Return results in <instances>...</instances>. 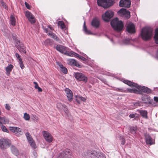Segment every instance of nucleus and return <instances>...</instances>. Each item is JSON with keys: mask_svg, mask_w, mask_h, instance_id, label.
<instances>
[{"mask_svg": "<svg viewBox=\"0 0 158 158\" xmlns=\"http://www.w3.org/2000/svg\"><path fill=\"white\" fill-rule=\"evenodd\" d=\"M33 155L34 156V157L35 158L37 156V154L36 152L35 151H34L33 152Z\"/></svg>", "mask_w": 158, "mask_h": 158, "instance_id": "4d7b16f0", "label": "nucleus"}, {"mask_svg": "<svg viewBox=\"0 0 158 158\" xmlns=\"http://www.w3.org/2000/svg\"><path fill=\"white\" fill-rule=\"evenodd\" d=\"M68 100L71 102L73 99V93L71 90L69 88H66L65 90Z\"/></svg>", "mask_w": 158, "mask_h": 158, "instance_id": "6ab92c4d", "label": "nucleus"}, {"mask_svg": "<svg viewBox=\"0 0 158 158\" xmlns=\"http://www.w3.org/2000/svg\"><path fill=\"white\" fill-rule=\"evenodd\" d=\"M9 121L4 117H0V125L2 124H7L9 123Z\"/></svg>", "mask_w": 158, "mask_h": 158, "instance_id": "cd10ccee", "label": "nucleus"}, {"mask_svg": "<svg viewBox=\"0 0 158 158\" xmlns=\"http://www.w3.org/2000/svg\"><path fill=\"white\" fill-rule=\"evenodd\" d=\"M154 100L156 102H158V97H154Z\"/></svg>", "mask_w": 158, "mask_h": 158, "instance_id": "6e6d98bb", "label": "nucleus"}, {"mask_svg": "<svg viewBox=\"0 0 158 158\" xmlns=\"http://www.w3.org/2000/svg\"><path fill=\"white\" fill-rule=\"evenodd\" d=\"M57 108L60 110H63L66 114H68L69 111L67 106L64 104L60 102H58L56 105Z\"/></svg>", "mask_w": 158, "mask_h": 158, "instance_id": "4468645a", "label": "nucleus"}, {"mask_svg": "<svg viewBox=\"0 0 158 158\" xmlns=\"http://www.w3.org/2000/svg\"><path fill=\"white\" fill-rule=\"evenodd\" d=\"M25 15L31 23H35V17L31 12L28 11H26Z\"/></svg>", "mask_w": 158, "mask_h": 158, "instance_id": "f3484780", "label": "nucleus"}, {"mask_svg": "<svg viewBox=\"0 0 158 158\" xmlns=\"http://www.w3.org/2000/svg\"><path fill=\"white\" fill-rule=\"evenodd\" d=\"M100 24V22L98 18H95L93 19L91 25L94 27L96 28L98 27Z\"/></svg>", "mask_w": 158, "mask_h": 158, "instance_id": "4be33fe9", "label": "nucleus"}, {"mask_svg": "<svg viewBox=\"0 0 158 158\" xmlns=\"http://www.w3.org/2000/svg\"><path fill=\"white\" fill-rule=\"evenodd\" d=\"M125 143V139L123 138H122L121 139V144L123 145Z\"/></svg>", "mask_w": 158, "mask_h": 158, "instance_id": "603ef678", "label": "nucleus"}, {"mask_svg": "<svg viewBox=\"0 0 158 158\" xmlns=\"http://www.w3.org/2000/svg\"><path fill=\"white\" fill-rule=\"evenodd\" d=\"M25 5L26 7L27 8H28V9H30V6L29 5V4L27 3L26 2H25Z\"/></svg>", "mask_w": 158, "mask_h": 158, "instance_id": "3c124183", "label": "nucleus"}, {"mask_svg": "<svg viewBox=\"0 0 158 158\" xmlns=\"http://www.w3.org/2000/svg\"><path fill=\"white\" fill-rule=\"evenodd\" d=\"M25 135L31 146L33 148H35L36 147V145L30 134L28 132H27L25 133Z\"/></svg>", "mask_w": 158, "mask_h": 158, "instance_id": "dca6fc26", "label": "nucleus"}, {"mask_svg": "<svg viewBox=\"0 0 158 158\" xmlns=\"http://www.w3.org/2000/svg\"><path fill=\"white\" fill-rule=\"evenodd\" d=\"M5 108L6 109L9 110L10 108V107L8 104H6Z\"/></svg>", "mask_w": 158, "mask_h": 158, "instance_id": "de8ad7c7", "label": "nucleus"}, {"mask_svg": "<svg viewBox=\"0 0 158 158\" xmlns=\"http://www.w3.org/2000/svg\"><path fill=\"white\" fill-rule=\"evenodd\" d=\"M16 45L18 46V48L19 51L24 53H26L25 47L23 45L21 44L19 41L18 40L16 42Z\"/></svg>", "mask_w": 158, "mask_h": 158, "instance_id": "412c9836", "label": "nucleus"}, {"mask_svg": "<svg viewBox=\"0 0 158 158\" xmlns=\"http://www.w3.org/2000/svg\"><path fill=\"white\" fill-rule=\"evenodd\" d=\"M131 4L130 0H120L119 2V6L120 7H129Z\"/></svg>", "mask_w": 158, "mask_h": 158, "instance_id": "a211bd4d", "label": "nucleus"}, {"mask_svg": "<svg viewBox=\"0 0 158 158\" xmlns=\"http://www.w3.org/2000/svg\"><path fill=\"white\" fill-rule=\"evenodd\" d=\"M112 27L115 30L119 31L123 29V22L119 20L117 18L113 19L110 23Z\"/></svg>", "mask_w": 158, "mask_h": 158, "instance_id": "7ed1b4c3", "label": "nucleus"}, {"mask_svg": "<svg viewBox=\"0 0 158 158\" xmlns=\"http://www.w3.org/2000/svg\"><path fill=\"white\" fill-rule=\"evenodd\" d=\"M71 152L69 149H67L63 151L57 158H71L72 156Z\"/></svg>", "mask_w": 158, "mask_h": 158, "instance_id": "1a4fd4ad", "label": "nucleus"}, {"mask_svg": "<svg viewBox=\"0 0 158 158\" xmlns=\"http://www.w3.org/2000/svg\"><path fill=\"white\" fill-rule=\"evenodd\" d=\"M155 42L156 44H158V28L155 30V33L154 36Z\"/></svg>", "mask_w": 158, "mask_h": 158, "instance_id": "f704fd0d", "label": "nucleus"}, {"mask_svg": "<svg viewBox=\"0 0 158 158\" xmlns=\"http://www.w3.org/2000/svg\"><path fill=\"white\" fill-rule=\"evenodd\" d=\"M74 76L76 79L78 81H81L84 83H86L87 82L88 78L83 73L79 72H77L75 73Z\"/></svg>", "mask_w": 158, "mask_h": 158, "instance_id": "6e6552de", "label": "nucleus"}, {"mask_svg": "<svg viewBox=\"0 0 158 158\" xmlns=\"http://www.w3.org/2000/svg\"><path fill=\"white\" fill-rule=\"evenodd\" d=\"M118 13L121 16L126 19H128L130 17V12L125 9H121L118 11Z\"/></svg>", "mask_w": 158, "mask_h": 158, "instance_id": "9b49d317", "label": "nucleus"}, {"mask_svg": "<svg viewBox=\"0 0 158 158\" xmlns=\"http://www.w3.org/2000/svg\"><path fill=\"white\" fill-rule=\"evenodd\" d=\"M59 66L60 67V70L63 73L66 74L67 73V69L64 67L63 65L61 63H59Z\"/></svg>", "mask_w": 158, "mask_h": 158, "instance_id": "2f4dec72", "label": "nucleus"}, {"mask_svg": "<svg viewBox=\"0 0 158 158\" xmlns=\"http://www.w3.org/2000/svg\"><path fill=\"white\" fill-rule=\"evenodd\" d=\"M82 156V158H106L102 153L94 150L84 152Z\"/></svg>", "mask_w": 158, "mask_h": 158, "instance_id": "f257e3e1", "label": "nucleus"}, {"mask_svg": "<svg viewBox=\"0 0 158 158\" xmlns=\"http://www.w3.org/2000/svg\"><path fill=\"white\" fill-rule=\"evenodd\" d=\"M123 82L130 86L133 87L132 89H127V90L128 92L138 93V85L137 84L135 83L127 80H124Z\"/></svg>", "mask_w": 158, "mask_h": 158, "instance_id": "20e7f679", "label": "nucleus"}, {"mask_svg": "<svg viewBox=\"0 0 158 158\" xmlns=\"http://www.w3.org/2000/svg\"><path fill=\"white\" fill-rule=\"evenodd\" d=\"M44 31L46 33H48V29L46 28L44 29Z\"/></svg>", "mask_w": 158, "mask_h": 158, "instance_id": "bf43d9fd", "label": "nucleus"}, {"mask_svg": "<svg viewBox=\"0 0 158 158\" xmlns=\"http://www.w3.org/2000/svg\"><path fill=\"white\" fill-rule=\"evenodd\" d=\"M10 144V141L8 139H0V148L4 150L8 148Z\"/></svg>", "mask_w": 158, "mask_h": 158, "instance_id": "0eeeda50", "label": "nucleus"}, {"mask_svg": "<svg viewBox=\"0 0 158 158\" xmlns=\"http://www.w3.org/2000/svg\"><path fill=\"white\" fill-rule=\"evenodd\" d=\"M0 3L2 6L5 9L7 8V6H6V4L2 0H1Z\"/></svg>", "mask_w": 158, "mask_h": 158, "instance_id": "58836bf2", "label": "nucleus"}, {"mask_svg": "<svg viewBox=\"0 0 158 158\" xmlns=\"http://www.w3.org/2000/svg\"><path fill=\"white\" fill-rule=\"evenodd\" d=\"M11 150L12 153L15 155L17 156L19 154V152L17 148L14 146H12Z\"/></svg>", "mask_w": 158, "mask_h": 158, "instance_id": "c85d7f7f", "label": "nucleus"}, {"mask_svg": "<svg viewBox=\"0 0 158 158\" xmlns=\"http://www.w3.org/2000/svg\"><path fill=\"white\" fill-rule=\"evenodd\" d=\"M51 37L56 41H58L59 40V38H58L56 35L54 33L51 35Z\"/></svg>", "mask_w": 158, "mask_h": 158, "instance_id": "a19ab883", "label": "nucleus"}, {"mask_svg": "<svg viewBox=\"0 0 158 158\" xmlns=\"http://www.w3.org/2000/svg\"><path fill=\"white\" fill-rule=\"evenodd\" d=\"M101 80L104 82H105L106 81V80L104 79H101Z\"/></svg>", "mask_w": 158, "mask_h": 158, "instance_id": "052dcab7", "label": "nucleus"}, {"mask_svg": "<svg viewBox=\"0 0 158 158\" xmlns=\"http://www.w3.org/2000/svg\"><path fill=\"white\" fill-rule=\"evenodd\" d=\"M132 42L134 43L133 45H136L137 44H138V39H135L133 40L126 39L124 40L123 43L125 45H128L130 44Z\"/></svg>", "mask_w": 158, "mask_h": 158, "instance_id": "5701e85b", "label": "nucleus"}, {"mask_svg": "<svg viewBox=\"0 0 158 158\" xmlns=\"http://www.w3.org/2000/svg\"><path fill=\"white\" fill-rule=\"evenodd\" d=\"M32 118L33 120L35 121L36 122H37L38 120V117L36 116H33Z\"/></svg>", "mask_w": 158, "mask_h": 158, "instance_id": "09e8293b", "label": "nucleus"}, {"mask_svg": "<svg viewBox=\"0 0 158 158\" xmlns=\"http://www.w3.org/2000/svg\"><path fill=\"white\" fill-rule=\"evenodd\" d=\"M36 89H37L39 92H41L42 91V89L39 86Z\"/></svg>", "mask_w": 158, "mask_h": 158, "instance_id": "5fc2aeb1", "label": "nucleus"}, {"mask_svg": "<svg viewBox=\"0 0 158 158\" xmlns=\"http://www.w3.org/2000/svg\"><path fill=\"white\" fill-rule=\"evenodd\" d=\"M153 29L149 27H145L141 31V36L144 40H148L151 39L153 35Z\"/></svg>", "mask_w": 158, "mask_h": 158, "instance_id": "f03ea898", "label": "nucleus"}, {"mask_svg": "<svg viewBox=\"0 0 158 158\" xmlns=\"http://www.w3.org/2000/svg\"><path fill=\"white\" fill-rule=\"evenodd\" d=\"M15 55L16 57L18 59V60H19V61H20V59H22L20 58V56L18 53H16L15 54Z\"/></svg>", "mask_w": 158, "mask_h": 158, "instance_id": "49530a36", "label": "nucleus"}, {"mask_svg": "<svg viewBox=\"0 0 158 158\" xmlns=\"http://www.w3.org/2000/svg\"><path fill=\"white\" fill-rule=\"evenodd\" d=\"M126 30L127 32L130 33H134L135 32V27L134 25L131 22L127 25Z\"/></svg>", "mask_w": 158, "mask_h": 158, "instance_id": "ddd939ff", "label": "nucleus"}, {"mask_svg": "<svg viewBox=\"0 0 158 158\" xmlns=\"http://www.w3.org/2000/svg\"><path fill=\"white\" fill-rule=\"evenodd\" d=\"M48 27H49L51 30H53L52 28L50 26Z\"/></svg>", "mask_w": 158, "mask_h": 158, "instance_id": "680f3d73", "label": "nucleus"}, {"mask_svg": "<svg viewBox=\"0 0 158 158\" xmlns=\"http://www.w3.org/2000/svg\"><path fill=\"white\" fill-rule=\"evenodd\" d=\"M114 90L117 91H120L121 92H125V90H124L122 89L115 88L114 89Z\"/></svg>", "mask_w": 158, "mask_h": 158, "instance_id": "c03bdc74", "label": "nucleus"}, {"mask_svg": "<svg viewBox=\"0 0 158 158\" xmlns=\"http://www.w3.org/2000/svg\"><path fill=\"white\" fill-rule=\"evenodd\" d=\"M48 35H49L51 36V35L53 33V32L50 31H49V32H48Z\"/></svg>", "mask_w": 158, "mask_h": 158, "instance_id": "13d9d810", "label": "nucleus"}, {"mask_svg": "<svg viewBox=\"0 0 158 158\" xmlns=\"http://www.w3.org/2000/svg\"><path fill=\"white\" fill-rule=\"evenodd\" d=\"M142 92L149 94L151 93V90L147 87L139 85V94Z\"/></svg>", "mask_w": 158, "mask_h": 158, "instance_id": "aec40b11", "label": "nucleus"}, {"mask_svg": "<svg viewBox=\"0 0 158 158\" xmlns=\"http://www.w3.org/2000/svg\"><path fill=\"white\" fill-rule=\"evenodd\" d=\"M43 135L45 140L48 142L50 143L53 140V137L49 132L46 131H43Z\"/></svg>", "mask_w": 158, "mask_h": 158, "instance_id": "2eb2a0df", "label": "nucleus"}, {"mask_svg": "<svg viewBox=\"0 0 158 158\" xmlns=\"http://www.w3.org/2000/svg\"><path fill=\"white\" fill-rule=\"evenodd\" d=\"M146 143L147 144L150 145L154 144V141L151 138L148 134L145 135Z\"/></svg>", "mask_w": 158, "mask_h": 158, "instance_id": "b1692460", "label": "nucleus"}, {"mask_svg": "<svg viewBox=\"0 0 158 158\" xmlns=\"http://www.w3.org/2000/svg\"><path fill=\"white\" fill-rule=\"evenodd\" d=\"M114 2V0H98L97 3L99 6L104 8H107L112 5Z\"/></svg>", "mask_w": 158, "mask_h": 158, "instance_id": "423d86ee", "label": "nucleus"}, {"mask_svg": "<svg viewBox=\"0 0 158 158\" xmlns=\"http://www.w3.org/2000/svg\"><path fill=\"white\" fill-rule=\"evenodd\" d=\"M10 130L15 135L18 136L22 135L23 133L22 129L17 127H11L10 128Z\"/></svg>", "mask_w": 158, "mask_h": 158, "instance_id": "f8f14e48", "label": "nucleus"}, {"mask_svg": "<svg viewBox=\"0 0 158 158\" xmlns=\"http://www.w3.org/2000/svg\"><path fill=\"white\" fill-rule=\"evenodd\" d=\"M50 42V40L49 39H47L44 42L45 44H48V43H49Z\"/></svg>", "mask_w": 158, "mask_h": 158, "instance_id": "864d4df0", "label": "nucleus"}, {"mask_svg": "<svg viewBox=\"0 0 158 158\" xmlns=\"http://www.w3.org/2000/svg\"><path fill=\"white\" fill-rule=\"evenodd\" d=\"M154 106H156V105H155Z\"/></svg>", "mask_w": 158, "mask_h": 158, "instance_id": "0e129e2a", "label": "nucleus"}, {"mask_svg": "<svg viewBox=\"0 0 158 158\" xmlns=\"http://www.w3.org/2000/svg\"><path fill=\"white\" fill-rule=\"evenodd\" d=\"M58 25L60 26L61 29H63L65 27V25L62 21H59L58 22Z\"/></svg>", "mask_w": 158, "mask_h": 158, "instance_id": "c9c22d12", "label": "nucleus"}, {"mask_svg": "<svg viewBox=\"0 0 158 158\" xmlns=\"http://www.w3.org/2000/svg\"><path fill=\"white\" fill-rule=\"evenodd\" d=\"M33 83L35 85L34 86V87L35 88V89H36L37 87H39L38 85L36 82H34Z\"/></svg>", "mask_w": 158, "mask_h": 158, "instance_id": "8fccbe9b", "label": "nucleus"}, {"mask_svg": "<svg viewBox=\"0 0 158 158\" xmlns=\"http://www.w3.org/2000/svg\"><path fill=\"white\" fill-rule=\"evenodd\" d=\"M139 112L143 118L146 119L148 118L147 111L145 110H140L139 111Z\"/></svg>", "mask_w": 158, "mask_h": 158, "instance_id": "7c9ffc66", "label": "nucleus"}, {"mask_svg": "<svg viewBox=\"0 0 158 158\" xmlns=\"http://www.w3.org/2000/svg\"><path fill=\"white\" fill-rule=\"evenodd\" d=\"M111 41H112V42L113 41V40H112V39H111Z\"/></svg>", "mask_w": 158, "mask_h": 158, "instance_id": "e2e57ef3", "label": "nucleus"}, {"mask_svg": "<svg viewBox=\"0 0 158 158\" xmlns=\"http://www.w3.org/2000/svg\"><path fill=\"white\" fill-rule=\"evenodd\" d=\"M19 64L21 68L22 69H23L24 67V66L23 64V62L22 60V59H20V61H19Z\"/></svg>", "mask_w": 158, "mask_h": 158, "instance_id": "79ce46f5", "label": "nucleus"}, {"mask_svg": "<svg viewBox=\"0 0 158 158\" xmlns=\"http://www.w3.org/2000/svg\"><path fill=\"white\" fill-rule=\"evenodd\" d=\"M13 68V66L11 64H9L8 66L6 67V74L7 75L10 74V73L11 72Z\"/></svg>", "mask_w": 158, "mask_h": 158, "instance_id": "c756f323", "label": "nucleus"}, {"mask_svg": "<svg viewBox=\"0 0 158 158\" xmlns=\"http://www.w3.org/2000/svg\"><path fill=\"white\" fill-rule=\"evenodd\" d=\"M114 15V13L111 10H108L102 15L103 20L106 22L109 21Z\"/></svg>", "mask_w": 158, "mask_h": 158, "instance_id": "9d476101", "label": "nucleus"}, {"mask_svg": "<svg viewBox=\"0 0 158 158\" xmlns=\"http://www.w3.org/2000/svg\"><path fill=\"white\" fill-rule=\"evenodd\" d=\"M56 48L57 51L62 53L67 56H73V51H69L68 48L63 46L58 45L56 46Z\"/></svg>", "mask_w": 158, "mask_h": 158, "instance_id": "39448f33", "label": "nucleus"}, {"mask_svg": "<svg viewBox=\"0 0 158 158\" xmlns=\"http://www.w3.org/2000/svg\"><path fill=\"white\" fill-rule=\"evenodd\" d=\"M143 102L144 103H150L152 100L150 97L148 95H143L141 98Z\"/></svg>", "mask_w": 158, "mask_h": 158, "instance_id": "393cba45", "label": "nucleus"}, {"mask_svg": "<svg viewBox=\"0 0 158 158\" xmlns=\"http://www.w3.org/2000/svg\"><path fill=\"white\" fill-rule=\"evenodd\" d=\"M75 98L76 101L78 103H80L81 101L85 102L86 100L85 98L79 95L76 96Z\"/></svg>", "mask_w": 158, "mask_h": 158, "instance_id": "bb28decb", "label": "nucleus"}, {"mask_svg": "<svg viewBox=\"0 0 158 158\" xmlns=\"http://www.w3.org/2000/svg\"><path fill=\"white\" fill-rule=\"evenodd\" d=\"M1 128L2 131L4 132H8L9 131L6 127L3 125H2V126Z\"/></svg>", "mask_w": 158, "mask_h": 158, "instance_id": "ea45409f", "label": "nucleus"}, {"mask_svg": "<svg viewBox=\"0 0 158 158\" xmlns=\"http://www.w3.org/2000/svg\"><path fill=\"white\" fill-rule=\"evenodd\" d=\"M130 131L132 134H134L135 133L136 129L134 127H131L130 128Z\"/></svg>", "mask_w": 158, "mask_h": 158, "instance_id": "37998d69", "label": "nucleus"}, {"mask_svg": "<svg viewBox=\"0 0 158 158\" xmlns=\"http://www.w3.org/2000/svg\"><path fill=\"white\" fill-rule=\"evenodd\" d=\"M10 23L12 25L14 26L15 25L16 20L14 16L11 15L10 17Z\"/></svg>", "mask_w": 158, "mask_h": 158, "instance_id": "473e14b6", "label": "nucleus"}, {"mask_svg": "<svg viewBox=\"0 0 158 158\" xmlns=\"http://www.w3.org/2000/svg\"><path fill=\"white\" fill-rule=\"evenodd\" d=\"M73 56H75L79 58V59L84 61H86V60H87L86 58H85L83 56H80L78 54L73 52Z\"/></svg>", "mask_w": 158, "mask_h": 158, "instance_id": "72a5a7b5", "label": "nucleus"}, {"mask_svg": "<svg viewBox=\"0 0 158 158\" xmlns=\"http://www.w3.org/2000/svg\"><path fill=\"white\" fill-rule=\"evenodd\" d=\"M67 60L69 64L72 65H75L78 67H80V65L74 60L73 59H69Z\"/></svg>", "mask_w": 158, "mask_h": 158, "instance_id": "a878e982", "label": "nucleus"}, {"mask_svg": "<svg viewBox=\"0 0 158 158\" xmlns=\"http://www.w3.org/2000/svg\"><path fill=\"white\" fill-rule=\"evenodd\" d=\"M23 118L26 121H28L30 118L29 115L26 113H25L24 114Z\"/></svg>", "mask_w": 158, "mask_h": 158, "instance_id": "e433bc0d", "label": "nucleus"}, {"mask_svg": "<svg viewBox=\"0 0 158 158\" xmlns=\"http://www.w3.org/2000/svg\"><path fill=\"white\" fill-rule=\"evenodd\" d=\"M137 115L136 114H131L129 115V117L131 118H135L137 117V116H136Z\"/></svg>", "mask_w": 158, "mask_h": 158, "instance_id": "a18cd8bd", "label": "nucleus"}, {"mask_svg": "<svg viewBox=\"0 0 158 158\" xmlns=\"http://www.w3.org/2000/svg\"><path fill=\"white\" fill-rule=\"evenodd\" d=\"M84 29L86 33L88 34H91V33L90 30H88L85 26V22L84 24Z\"/></svg>", "mask_w": 158, "mask_h": 158, "instance_id": "4c0bfd02", "label": "nucleus"}]
</instances>
